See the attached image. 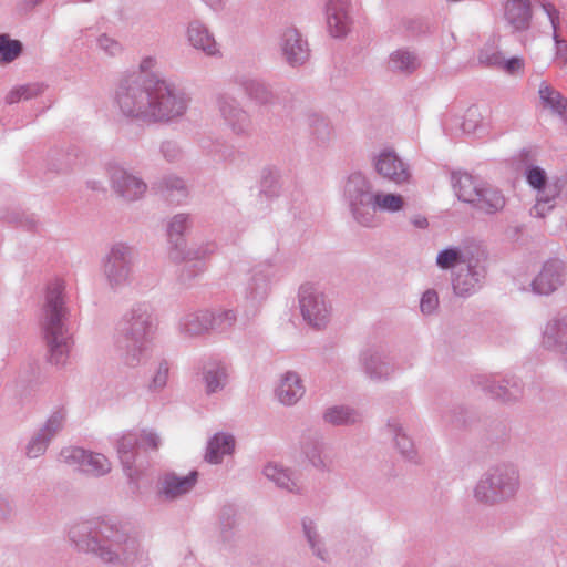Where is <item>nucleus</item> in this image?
Listing matches in <instances>:
<instances>
[{"instance_id": "obj_1", "label": "nucleus", "mask_w": 567, "mask_h": 567, "mask_svg": "<svg viewBox=\"0 0 567 567\" xmlns=\"http://www.w3.org/2000/svg\"><path fill=\"white\" fill-rule=\"evenodd\" d=\"M120 105L130 115L153 121H168L185 110V102L177 97L165 82L157 81L154 87L134 92L133 96H120Z\"/></svg>"}, {"instance_id": "obj_2", "label": "nucleus", "mask_w": 567, "mask_h": 567, "mask_svg": "<svg viewBox=\"0 0 567 567\" xmlns=\"http://www.w3.org/2000/svg\"><path fill=\"white\" fill-rule=\"evenodd\" d=\"M352 213L362 224L370 223L378 210L396 213L404 206L401 195L391 193H372L369 182L360 174L352 175L346 185Z\"/></svg>"}, {"instance_id": "obj_3", "label": "nucleus", "mask_w": 567, "mask_h": 567, "mask_svg": "<svg viewBox=\"0 0 567 567\" xmlns=\"http://www.w3.org/2000/svg\"><path fill=\"white\" fill-rule=\"evenodd\" d=\"M64 286L61 280H55L48 287L41 326L44 332L51 359L55 363L63 362L69 351V337L63 328L65 308L63 307Z\"/></svg>"}, {"instance_id": "obj_4", "label": "nucleus", "mask_w": 567, "mask_h": 567, "mask_svg": "<svg viewBox=\"0 0 567 567\" xmlns=\"http://www.w3.org/2000/svg\"><path fill=\"white\" fill-rule=\"evenodd\" d=\"M300 307L303 318L312 326H322L328 317V308L323 297L315 291L311 285H303L300 289Z\"/></svg>"}, {"instance_id": "obj_5", "label": "nucleus", "mask_w": 567, "mask_h": 567, "mask_svg": "<svg viewBox=\"0 0 567 567\" xmlns=\"http://www.w3.org/2000/svg\"><path fill=\"white\" fill-rule=\"evenodd\" d=\"M564 266L557 259L548 260L533 281V290L540 295H549L555 291L563 280Z\"/></svg>"}, {"instance_id": "obj_6", "label": "nucleus", "mask_w": 567, "mask_h": 567, "mask_svg": "<svg viewBox=\"0 0 567 567\" xmlns=\"http://www.w3.org/2000/svg\"><path fill=\"white\" fill-rule=\"evenodd\" d=\"M375 168L380 175L398 184L409 177L403 162L392 152L381 153L377 158Z\"/></svg>"}, {"instance_id": "obj_7", "label": "nucleus", "mask_w": 567, "mask_h": 567, "mask_svg": "<svg viewBox=\"0 0 567 567\" xmlns=\"http://www.w3.org/2000/svg\"><path fill=\"white\" fill-rule=\"evenodd\" d=\"M66 457L78 461L81 470L85 473L102 475L110 471V462L102 454H87L81 449H73Z\"/></svg>"}, {"instance_id": "obj_8", "label": "nucleus", "mask_w": 567, "mask_h": 567, "mask_svg": "<svg viewBox=\"0 0 567 567\" xmlns=\"http://www.w3.org/2000/svg\"><path fill=\"white\" fill-rule=\"evenodd\" d=\"M348 0H330L328 4V27L333 37H342L349 30L347 16Z\"/></svg>"}, {"instance_id": "obj_9", "label": "nucleus", "mask_w": 567, "mask_h": 567, "mask_svg": "<svg viewBox=\"0 0 567 567\" xmlns=\"http://www.w3.org/2000/svg\"><path fill=\"white\" fill-rule=\"evenodd\" d=\"M505 17L515 30L526 29L532 17L529 0H509L505 8Z\"/></svg>"}, {"instance_id": "obj_10", "label": "nucleus", "mask_w": 567, "mask_h": 567, "mask_svg": "<svg viewBox=\"0 0 567 567\" xmlns=\"http://www.w3.org/2000/svg\"><path fill=\"white\" fill-rule=\"evenodd\" d=\"M453 179L457 197L471 204L477 200L478 193H481V189L485 186L467 173L454 174Z\"/></svg>"}, {"instance_id": "obj_11", "label": "nucleus", "mask_w": 567, "mask_h": 567, "mask_svg": "<svg viewBox=\"0 0 567 567\" xmlns=\"http://www.w3.org/2000/svg\"><path fill=\"white\" fill-rule=\"evenodd\" d=\"M516 480L511 478L507 483L494 487V482L481 481L476 487V497L482 502H495L498 498L508 497L514 494Z\"/></svg>"}, {"instance_id": "obj_12", "label": "nucleus", "mask_w": 567, "mask_h": 567, "mask_svg": "<svg viewBox=\"0 0 567 567\" xmlns=\"http://www.w3.org/2000/svg\"><path fill=\"white\" fill-rule=\"evenodd\" d=\"M284 53L291 64L302 63L308 58V51L297 30L289 29L285 32Z\"/></svg>"}, {"instance_id": "obj_13", "label": "nucleus", "mask_w": 567, "mask_h": 567, "mask_svg": "<svg viewBox=\"0 0 567 567\" xmlns=\"http://www.w3.org/2000/svg\"><path fill=\"white\" fill-rule=\"evenodd\" d=\"M278 399L285 404H293L303 395V386L295 373H287L277 390Z\"/></svg>"}, {"instance_id": "obj_14", "label": "nucleus", "mask_w": 567, "mask_h": 567, "mask_svg": "<svg viewBox=\"0 0 567 567\" xmlns=\"http://www.w3.org/2000/svg\"><path fill=\"white\" fill-rule=\"evenodd\" d=\"M473 205L485 213L493 214L504 208L505 197L499 190L485 185Z\"/></svg>"}, {"instance_id": "obj_15", "label": "nucleus", "mask_w": 567, "mask_h": 567, "mask_svg": "<svg viewBox=\"0 0 567 567\" xmlns=\"http://www.w3.org/2000/svg\"><path fill=\"white\" fill-rule=\"evenodd\" d=\"M197 473L193 472L186 477L166 476L163 481L162 492L169 498L181 496L193 488Z\"/></svg>"}, {"instance_id": "obj_16", "label": "nucleus", "mask_w": 567, "mask_h": 567, "mask_svg": "<svg viewBox=\"0 0 567 567\" xmlns=\"http://www.w3.org/2000/svg\"><path fill=\"white\" fill-rule=\"evenodd\" d=\"M544 107L567 118V100L547 83H542L538 91Z\"/></svg>"}, {"instance_id": "obj_17", "label": "nucleus", "mask_w": 567, "mask_h": 567, "mask_svg": "<svg viewBox=\"0 0 567 567\" xmlns=\"http://www.w3.org/2000/svg\"><path fill=\"white\" fill-rule=\"evenodd\" d=\"M188 39L196 49H200L207 54L212 55L217 52V45L214 38L199 23H193L189 25Z\"/></svg>"}, {"instance_id": "obj_18", "label": "nucleus", "mask_w": 567, "mask_h": 567, "mask_svg": "<svg viewBox=\"0 0 567 567\" xmlns=\"http://www.w3.org/2000/svg\"><path fill=\"white\" fill-rule=\"evenodd\" d=\"M235 441L233 436L226 434L215 435L208 445L206 460L209 463H218L226 454H230L234 450Z\"/></svg>"}, {"instance_id": "obj_19", "label": "nucleus", "mask_w": 567, "mask_h": 567, "mask_svg": "<svg viewBox=\"0 0 567 567\" xmlns=\"http://www.w3.org/2000/svg\"><path fill=\"white\" fill-rule=\"evenodd\" d=\"M117 192L127 199L138 198L146 190V185L134 176L122 173L114 177Z\"/></svg>"}, {"instance_id": "obj_20", "label": "nucleus", "mask_w": 567, "mask_h": 567, "mask_svg": "<svg viewBox=\"0 0 567 567\" xmlns=\"http://www.w3.org/2000/svg\"><path fill=\"white\" fill-rule=\"evenodd\" d=\"M391 68L398 71L411 72L419 66L416 58L406 51H396L391 55Z\"/></svg>"}, {"instance_id": "obj_21", "label": "nucleus", "mask_w": 567, "mask_h": 567, "mask_svg": "<svg viewBox=\"0 0 567 567\" xmlns=\"http://www.w3.org/2000/svg\"><path fill=\"white\" fill-rule=\"evenodd\" d=\"M21 52V44L17 40H10L7 35H0V58L2 61L11 62Z\"/></svg>"}, {"instance_id": "obj_22", "label": "nucleus", "mask_w": 567, "mask_h": 567, "mask_svg": "<svg viewBox=\"0 0 567 567\" xmlns=\"http://www.w3.org/2000/svg\"><path fill=\"white\" fill-rule=\"evenodd\" d=\"M324 420L334 425L347 424L354 421V413L347 408H332L326 412Z\"/></svg>"}, {"instance_id": "obj_23", "label": "nucleus", "mask_w": 567, "mask_h": 567, "mask_svg": "<svg viewBox=\"0 0 567 567\" xmlns=\"http://www.w3.org/2000/svg\"><path fill=\"white\" fill-rule=\"evenodd\" d=\"M40 92H41V86L40 85L20 86L18 89H14L11 92H9V94L7 95L6 100H7L8 103L12 104V103L19 102L21 99L28 100V99H30L32 96H35Z\"/></svg>"}, {"instance_id": "obj_24", "label": "nucleus", "mask_w": 567, "mask_h": 567, "mask_svg": "<svg viewBox=\"0 0 567 567\" xmlns=\"http://www.w3.org/2000/svg\"><path fill=\"white\" fill-rule=\"evenodd\" d=\"M461 260V255L456 249H446L439 254L436 262L443 268H452Z\"/></svg>"}, {"instance_id": "obj_25", "label": "nucleus", "mask_w": 567, "mask_h": 567, "mask_svg": "<svg viewBox=\"0 0 567 567\" xmlns=\"http://www.w3.org/2000/svg\"><path fill=\"white\" fill-rule=\"evenodd\" d=\"M265 473L280 486L292 489V487L289 485V475L285 470H279L275 465H268L265 468Z\"/></svg>"}, {"instance_id": "obj_26", "label": "nucleus", "mask_w": 567, "mask_h": 567, "mask_svg": "<svg viewBox=\"0 0 567 567\" xmlns=\"http://www.w3.org/2000/svg\"><path fill=\"white\" fill-rule=\"evenodd\" d=\"M482 121V116L477 109H468L462 123V128L466 133H472L476 130Z\"/></svg>"}, {"instance_id": "obj_27", "label": "nucleus", "mask_w": 567, "mask_h": 567, "mask_svg": "<svg viewBox=\"0 0 567 567\" xmlns=\"http://www.w3.org/2000/svg\"><path fill=\"white\" fill-rule=\"evenodd\" d=\"M138 445V442L136 441L135 435L133 434H126L122 436V439L118 442V453L123 463L128 462V458L126 455L133 451V449Z\"/></svg>"}, {"instance_id": "obj_28", "label": "nucleus", "mask_w": 567, "mask_h": 567, "mask_svg": "<svg viewBox=\"0 0 567 567\" xmlns=\"http://www.w3.org/2000/svg\"><path fill=\"white\" fill-rule=\"evenodd\" d=\"M550 21L554 28V40L557 45V55L567 59V41L560 40L557 34V28H558V12L554 10L553 13H549Z\"/></svg>"}, {"instance_id": "obj_29", "label": "nucleus", "mask_w": 567, "mask_h": 567, "mask_svg": "<svg viewBox=\"0 0 567 567\" xmlns=\"http://www.w3.org/2000/svg\"><path fill=\"white\" fill-rule=\"evenodd\" d=\"M226 377L224 368H217L216 371H208L206 373V384L208 392H215L219 385L220 381Z\"/></svg>"}, {"instance_id": "obj_30", "label": "nucleus", "mask_w": 567, "mask_h": 567, "mask_svg": "<svg viewBox=\"0 0 567 567\" xmlns=\"http://www.w3.org/2000/svg\"><path fill=\"white\" fill-rule=\"evenodd\" d=\"M439 305V297L436 295L435 291H426L424 292V295L422 296V299H421V311L423 313H431L433 312L436 307Z\"/></svg>"}, {"instance_id": "obj_31", "label": "nucleus", "mask_w": 567, "mask_h": 567, "mask_svg": "<svg viewBox=\"0 0 567 567\" xmlns=\"http://www.w3.org/2000/svg\"><path fill=\"white\" fill-rule=\"evenodd\" d=\"M45 449L47 439L45 433H43L30 442L27 453L30 457H37L41 455L45 451Z\"/></svg>"}, {"instance_id": "obj_32", "label": "nucleus", "mask_w": 567, "mask_h": 567, "mask_svg": "<svg viewBox=\"0 0 567 567\" xmlns=\"http://www.w3.org/2000/svg\"><path fill=\"white\" fill-rule=\"evenodd\" d=\"M527 181L534 188H542L546 183L545 172L538 167H533L527 172Z\"/></svg>"}, {"instance_id": "obj_33", "label": "nucleus", "mask_w": 567, "mask_h": 567, "mask_svg": "<svg viewBox=\"0 0 567 567\" xmlns=\"http://www.w3.org/2000/svg\"><path fill=\"white\" fill-rule=\"evenodd\" d=\"M187 218L184 215H177L173 218V220L169 224V237H173V235H181L186 226Z\"/></svg>"}, {"instance_id": "obj_34", "label": "nucleus", "mask_w": 567, "mask_h": 567, "mask_svg": "<svg viewBox=\"0 0 567 567\" xmlns=\"http://www.w3.org/2000/svg\"><path fill=\"white\" fill-rule=\"evenodd\" d=\"M158 446V440L153 433H143L138 441V447L143 450H155Z\"/></svg>"}, {"instance_id": "obj_35", "label": "nucleus", "mask_w": 567, "mask_h": 567, "mask_svg": "<svg viewBox=\"0 0 567 567\" xmlns=\"http://www.w3.org/2000/svg\"><path fill=\"white\" fill-rule=\"evenodd\" d=\"M473 280L472 276L468 274L464 276V279L458 277L454 282V290L458 295H465L470 292L473 288V285L471 287H467V284H470Z\"/></svg>"}, {"instance_id": "obj_36", "label": "nucleus", "mask_w": 567, "mask_h": 567, "mask_svg": "<svg viewBox=\"0 0 567 567\" xmlns=\"http://www.w3.org/2000/svg\"><path fill=\"white\" fill-rule=\"evenodd\" d=\"M99 43L101 48H103L111 54H115L120 50L118 44L114 42L112 39L107 38L106 35L101 37L99 39Z\"/></svg>"}, {"instance_id": "obj_37", "label": "nucleus", "mask_w": 567, "mask_h": 567, "mask_svg": "<svg viewBox=\"0 0 567 567\" xmlns=\"http://www.w3.org/2000/svg\"><path fill=\"white\" fill-rule=\"evenodd\" d=\"M505 68L512 74L520 72L524 69V61L520 58H513L506 62Z\"/></svg>"}, {"instance_id": "obj_38", "label": "nucleus", "mask_w": 567, "mask_h": 567, "mask_svg": "<svg viewBox=\"0 0 567 567\" xmlns=\"http://www.w3.org/2000/svg\"><path fill=\"white\" fill-rule=\"evenodd\" d=\"M63 422L62 415H53L47 424L45 432L54 433L61 429Z\"/></svg>"}, {"instance_id": "obj_39", "label": "nucleus", "mask_w": 567, "mask_h": 567, "mask_svg": "<svg viewBox=\"0 0 567 567\" xmlns=\"http://www.w3.org/2000/svg\"><path fill=\"white\" fill-rule=\"evenodd\" d=\"M100 555H101V558L107 563H113L115 560H120L118 551H114L111 549L102 548Z\"/></svg>"}, {"instance_id": "obj_40", "label": "nucleus", "mask_w": 567, "mask_h": 567, "mask_svg": "<svg viewBox=\"0 0 567 567\" xmlns=\"http://www.w3.org/2000/svg\"><path fill=\"white\" fill-rule=\"evenodd\" d=\"M167 373H168V370L167 368H161L158 370V373L156 374V377L154 378V385L155 386H162L165 384L166 382V379H167Z\"/></svg>"}, {"instance_id": "obj_41", "label": "nucleus", "mask_w": 567, "mask_h": 567, "mask_svg": "<svg viewBox=\"0 0 567 567\" xmlns=\"http://www.w3.org/2000/svg\"><path fill=\"white\" fill-rule=\"evenodd\" d=\"M153 65V60L152 59H146L142 62L141 64V68L142 70H147L150 69L151 66Z\"/></svg>"}, {"instance_id": "obj_42", "label": "nucleus", "mask_w": 567, "mask_h": 567, "mask_svg": "<svg viewBox=\"0 0 567 567\" xmlns=\"http://www.w3.org/2000/svg\"><path fill=\"white\" fill-rule=\"evenodd\" d=\"M415 225L419 226V227H425L426 226V219L425 218L416 219L415 220Z\"/></svg>"}, {"instance_id": "obj_43", "label": "nucleus", "mask_w": 567, "mask_h": 567, "mask_svg": "<svg viewBox=\"0 0 567 567\" xmlns=\"http://www.w3.org/2000/svg\"><path fill=\"white\" fill-rule=\"evenodd\" d=\"M308 539L312 542L311 536L309 535V532L307 530Z\"/></svg>"}, {"instance_id": "obj_44", "label": "nucleus", "mask_w": 567, "mask_h": 567, "mask_svg": "<svg viewBox=\"0 0 567 567\" xmlns=\"http://www.w3.org/2000/svg\"><path fill=\"white\" fill-rule=\"evenodd\" d=\"M205 1H206V2H209V3H212V2H213L212 0H205Z\"/></svg>"}, {"instance_id": "obj_45", "label": "nucleus", "mask_w": 567, "mask_h": 567, "mask_svg": "<svg viewBox=\"0 0 567 567\" xmlns=\"http://www.w3.org/2000/svg\"><path fill=\"white\" fill-rule=\"evenodd\" d=\"M38 0H34V2H37Z\"/></svg>"}]
</instances>
